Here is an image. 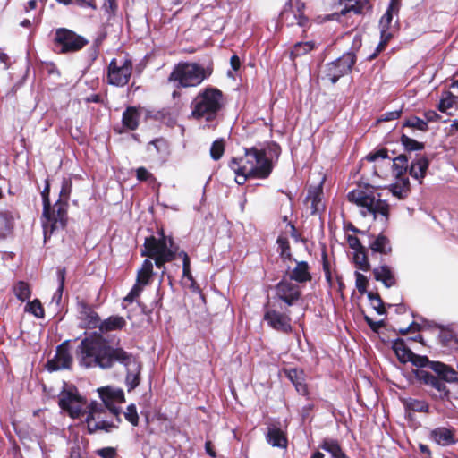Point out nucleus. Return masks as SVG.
Masks as SVG:
<instances>
[{
    "label": "nucleus",
    "mask_w": 458,
    "mask_h": 458,
    "mask_svg": "<svg viewBox=\"0 0 458 458\" xmlns=\"http://www.w3.org/2000/svg\"><path fill=\"white\" fill-rule=\"evenodd\" d=\"M212 70L198 63L179 62L168 76V81L176 89L197 87L208 78Z\"/></svg>",
    "instance_id": "obj_6"
},
{
    "label": "nucleus",
    "mask_w": 458,
    "mask_h": 458,
    "mask_svg": "<svg viewBox=\"0 0 458 458\" xmlns=\"http://www.w3.org/2000/svg\"><path fill=\"white\" fill-rule=\"evenodd\" d=\"M401 114H402V109L386 112L377 119V122L381 123V122H389V121L396 120L401 116Z\"/></svg>",
    "instance_id": "obj_60"
},
{
    "label": "nucleus",
    "mask_w": 458,
    "mask_h": 458,
    "mask_svg": "<svg viewBox=\"0 0 458 458\" xmlns=\"http://www.w3.org/2000/svg\"><path fill=\"white\" fill-rule=\"evenodd\" d=\"M158 238L153 235L145 238L141 256L153 259L156 267L162 269V274H165V265L173 261V252L167 250V238L163 228L158 232Z\"/></svg>",
    "instance_id": "obj_8"
},
{
    "label": "nucleus",
    "mask_w": 458,
    "mask_h": 458,
    "mask_svg": "<svg viewBox=\"0 0 458 458\" xmlns=\"http://www.w3.org/2000/svg\"><path fill=\"white\" fill-rule=\"evenodd\" d=\"M321 195H322V191L319 189H314L312 191H309L306 200L310 201V215L311 216H314L317 213H318L320 210L324 209V205L322 204Z\"/></svg>",
    "instance_id": "obj_36"
},
{
    "label": "nucleus",
    "mask_w": 458,
    "mask_h": 458,
    "mask_svg": "<svg viewBox=\"0 0 458 458\" xmlns=\"http://www.w3.org/2000/svg\"><path fill=\"white\" fill-rule=\"evenodd\" d=\"M96 454L100 456L101 458H116L117 457V452L114 447H103L100 449H98L96 451Z\"/></svg>",
    "instance_id": "obj_58"
},
{
    "label": "nucleus",
    "mask_w": 458,
    "mask_h": 458,
    "mask_svg": "<svg viewBox=\"0 0 458 458\" xmlns=\"http://www.w3.org/2000/svg\"><path fill=\"white\" fill-rule=\"evenodd\" d=\"M143 291V285L136 283L132 288L131 289L130 293L124 297L123 301L126 302H133L136 298H138L140 293Z\"/></svg>",
    "instance_id": "obj_55"
},
{
    "label": "nucleus",
    "mask_w": 458,
    "mask_h": 458,
    "mask_svg": "<svg viewBox=\"0 0 458 458\" xmlns=\"http://www.w3.org/2000/svg\"><path fill=\"white\" fill-rule=\"evenodd\" d=\"M55 47L59 54H71L81 50L89 44V40L67 28H58L53 39Z\"/></svg>",
    "instance_id": "obj_9"
},
{
    "label": "nucleus",
    "mask_w": 458,
    "mask_h": 458,
    "mask_svg": "<svg viewBox=\"0 0 458 458\" xmlns=\"http://www.w3.org/2000/svg\"><path fill=\"white\" fill-rule=\"evenodd\" d=\"M85 447H81L78 442H74L70 448V458H85Z\"/></svg>",
    "instance_id": "obj_57"
},
{
    "label": "nucleus",
    "mask_w": 458,
    "mask_h": 458,
    "mask_svg": "<svg viewBox=\"0 0 458 458\" xmlns=\"http://www.w3.org/2000/svg\"><path fill=\"white\" fill-rule=\"evenodd\" d=\"M225 150V143L224 139L216 140L210 148V157L213 160L217 161L224 156Z\"/></svg>",
    "instance_id": "obj_46"
},
{
    "label": "nucleus",
    "mask_w": 458,
    "mask_h": 458,
    "mask_svg": "<svg viewBox=\"0 0 458 458\" xmlns=\"http://www.w3.org/2000/svg\"><path fill=\"white\" fill-rule=\"evenodd\" d=\"M413 373L416 379L420 384L430 386L437 392V394H431L433 399H438L441 401L450 400V390L447 388L446 385L441 380V378H439L437 375H433L430 372L419 369L413 370Z\"/></svg>",
    "instance_id": "obj_12"
},
{
    "label": "nucleus",
    "mask_w": 458,
    "mask_h": 458,
    "mask_svg": "<svg viewBox=\"0 0 458 458\" xmlns=\"http://www.w3.org/2000/svg\"><path fill=\"white\" fill-rule=\"evenodd\" d=\"M350 202L363 208V216L372 215L374 218L377 215L384 217L385 225L388 224L390 216L389 204L386 200L376 198L375 188L371 185H358L347 194Z\"/></svg>",
    "instance_id": "obj_5"
},
{
    "label": "nucleus",
    "mask_w": 458,
    "mask_h": 458,
    "mask_svg": "<svg viewBox=\"0 0 458 458\" xmlns=\"http://www.w3.org/2000/svg\"><path fill=\"white\" fill-rule=\"evenodd\" d=\"M153 276V264L149 259H145L141 267L138 270L136 283L145 286L150 283Z\"/></svg>",
    "instance_id": "obj_33"
},
{
    "label": "nucleus",
    "mask_w": 458,
    "mask_h": 458,
    "mask_svg": "<svg viewBox=\"0 0 458 458\" xmlns=\"http://www.w3.org/2000/svg\"><path fill=\"white\" fill-rule=\"evenodd\" d=\"M340 4H344V8L339 13L342 16L349 13L364 15L372 10L369 0H340Z\"/></svg>",
    "instance_id": "obj_19"
},
{
    "label": "nucleus",
    "mask_w": 458,
    "mask_h": 458,
    "mask_svg": "<svg viewBox=\"0 0 458 458\" xmlns=\"http://www.w3.org/2000/svg\"><path fill=\"white\" fill-rule=\"evenodd\" d=\"M456 430L453 427H437L429 433V438L437 445L449 446L456 443Z\"/></svg>",
    "instance_id": "obj_17"
},
{
    "label": "nucleus",
    "mask_w": 458,
    "mask_h": 458,
    "mask_svg": "<svg viewBox=\"0 0 458 458\" xmlns=\"http://www.w3.org/2000/svg\"><path fill=\"white\" fill-rule=\"evenodd\" d=\"M151 147L155 148V154L158 157L164 158L170 153L169 144L167 140L163 138L155 139L148 143V150L151 151Z\"/></svg>",
    "instance_id": "obj_37"
},
{
    "label": "nucleus",
    "mask_w": 458,
    "mask_h": 458,
    "mask_svg": "<svg viewBox=\"0 0 458 458\" xmlns=\"http://www.w3.org/2000/svg\"><path fill=\"white\" fill-rule=\"evenodd\" d=\"M347 243L351 249L353 250H364L366 247L361 244L360 239L355 235H347L346 237Z\"/></svg>",
    "instance_id": "obj_61"
},
{
    "label": "nucleus",
    "mask_w": 458,
    "mask_h": 458,
    "mask_svg": "<svg viewBox=\"0 0 458 458\" xmlns=\"http://www.w3.org/2000/svg\"><path fill=\"white\" fill-rule=\"evenodd\" d=\"M400 142L403 145L406 152L420 151L425 148L423 142L417 141L414 139L410 138L408 135L402 133L400 137Z\"/></svg>",
    "instance_id": "obj_38"
},
{
    "label": "nucleus",
    "mask_w": 458,
    "mask_h": 458,
    "mask_svg": "<svg viewBox=\"0 0 458 458\" xmlns=\"http://www.w3.org/2000/svg\"><path fill=\"white\" fill-rule=\"evenodd\" d=\"M401 401L405 410L412 411L415 412H429V405L424 400H418L411 397H408L403 398Z\"/></svg>",
    "instance_id": "obj_34"
},
{
    "label": "nucleus",
    "mask_w": 458,
    "mask_h": 458,
    "mask_svg": "<svg viewBox=\"0 0 458 458\" xmlns=\"http://www.w3.org/2000/svg\"><path fill=\"white\" fill-rule=\"evenodd\" d=\"M409 127L412 129H417L420 131L426 132L428 131V124L425 120L420 119L418 116H411L408 119H406L403 123V128Z\"/></svg>",
    "instance_id": "obj_43"
},
{
    "label": "nucleus",
    "mask_w": 458,
    "mask_h": 458,
    "mask_svg": "<svg viewBox=\"0 0 458 458\" xmlns=\"http://www.w3.org/2000/svg\"><path fill=\"white\" fill-rule=\"evenodd\" d=\"M244 155L239 157H232L228 161V167L235 174H247V177L267 179L273 171V163L267 157L265 149L256 147L244 148Z\"/></svg>",
    "instance_id": "obj_3"
},
{
    "label": "nucleus",
    "mask_w": 458,
    "mask_h": 458,
    "mask_svg": "<svg viewBox=\"0 0 458 458\" xmlns=\"http://www.w3.org/2000/svg\"><path fill=\"white\" fill-rule=\"evenodd\" d=\"M387 157H388V150L385 148H380L377 151L371 152L366 157L367 160L369 162H374L378 158L385 159Z\"/></svg>",
    "instance_id": "obj_59"
},
{
    "label": "nucleus",
    "mask_w": 458,
    "mask_h": 458,
    "mask_svg": "<svg viewBox=\"0 0 458 458\" xmlns=\"http://www.w3.org/2000/svg\"><path fill=\"white\" fill-rule=\"evenodd\" d=\"M367 296L370 301L372 308L377 311V314L384 315L386 313L383 300L377 293L369 292Z\"/></svg>",
    "instance_id": "obj_45"
},
{
    "label": "nucleus",
    "mask_w": 458,
    "mask_h": 458,
    "mask_svg": "<svg viewBox=\"0 0 458 458\" xmlns=\"http://www.w3.org/2000/svg\"><path fill=\"white\" fill-rule=\"evenodd\" d=\"M353 261L357 268L362 271L370 270V264L368 259V250L367 248L364 250H355L353 256Z\"/></svg>",
    "instance_id": "obj_40"
},
{
    "label": "nucleus",
    "mask_w": 458,
    "mask_h": 458,
    "mask_svg": "<svg viewBox=\"0 0 458 458\" xmlns=\"http://www.w3.org/2000/svg\"><path fill=\"white\" fill-rule=\"evenodd\" d=\"M411 163L406 154H400L393 158L392 171L395 178H400L409 173Z\"/></svg>",
    "instance_id": "obj_30"
},
{
    "label": "nucleus",
    "mask_w": 458,
    "mask_h": 458,
    "mask_svg": "<svg viewBox=\"0 0 458 458\" xmlns=\"http://www.w3.org/2000/svg\"><path fill=\"white\" fill-rule=\"evenodd\" d=\"M124 418L128 420L132 426L136 427L139 425V415L137 412L136 406L134 404H130L127 407L126 412H124Z\"/></svg>",
    "instance_id": "obj_53"
},
{
    "label": "nucleus",
    "mask_w": 458,
    "mask_h": 458,
    "mask_svg": "<svg viewBox=\"0 0 458 458\" xmlns=\"http://www.w3.org/2000/svg\"><path fill=\"white\" fill-rule=\"evenodd\" d=\"M50 182L49 179H46L45 187L41 192L42 202H43V215H47L49 212L51 201H50Z\"/></svg>",
    "instance_id": "obj_51"
},
{
    "label": "nucleus",
    "mask_w": 458,
    "mask_h": 458,
    "mask_svg": "<svg viewBox=\"0 0 458 458\" xmlns=\"http://www.w3.org/2000/svg\"><path fill=\"white\" fill-rule=\"evenodd\" d=\"M430 369L445 384L458 382V373L449 365L441 361H433L430 363Z\"/></svg>",
    "instance_id": "obj_23"
},
{
    "label": "nucleus",
    "mask_w": 458,
    "mask_h": 458,
    "mask_svg": "<svg viewBox=\"0 0 458 458\" xmlns=\"http://www.w3.org/2000/svg\"><path fill=\"white\" fill-rule=\"evenodd\" d=\"M319 448L329 453L333 458H350L344 452L340 443L336 439H323V441L319 445Z\"/></svg>",
    "instance_id": "obj_29"
},
{
    "label": "nucleus",
    "mask_w": 458,
    "mask_h": 458,
    "mask_svg": "<svg viewBox=\"0 0 458 458\" xmlns=\"http://www.w3.org/2000/svg\"><path fill=\"white\" fill-rule=\"evenodd\" d=\"M72 179L67 177L64 178L62 181L61 190L59 193V201L64 203H68L70 199V195L72 192Z\"/></svg>",
    "instance_id": "obj_47"
},
{
    "label": "nucleus",
    "mask_w": 458,
    "mask_h": 458,
    "mask_svg": "<svg viewBox=\"0 0 458 458\" xmlns=\"http://www.w3.org/2000/svg\"><path fill=\"white\" fill-rule=\"evenodd\" d=\"M25 311L33 314L38 318H43L45 316V310L38 299L28 301L25 306Z\"/></svg>",
    "instance_id": "obj_44"
},
{
    "label": "nucleus",
    "mask_w": 458,
    "mask_h": 458,
    "mask_svg": "<svg viewBox=\"0 0 458 458\" xmlns=\"http://www.w3.org/2000/svg\"><path fill=\"white\" fill-rule=\"evenodd\" d=\"M56 276H57V281H58V287H57L55 293H54V299H56L59 301L62 298L63 291L64 288V283H65V277H66V268L64 267H58L57 271H56Z\"/></svg>",
    "instance_id": "obj_48"
},
{
    "label": "nucleus",
    "mask_w": 458,
    "mask_h": 458,
    "mask_svg": "<svg viewBox=\"0 0 458 458\" xmlns=\"http://www.w3.org/2000/svg\"><path fill=\"white\" fill-rule=\"evenodd\" d=\"M106 37H107V32L106 30H101L100 32H98V34L95 38L92 45L95 47H98L100 49L103 42L106 39Z\"/></svg>",
    "instance_id": "obj_64"
},
{
    "label": "nucleus",
    "mask_w": 458,
    "mask_h": 458,
    "mask_svg": "<svg viewBox=\"0 0 458 458\" xmlns=\"http://www.w3.org/2000/svg\"><path fill=\"white\" fill-rule=\"evenodd\" d=\"M402 5L401 0H390L387 10L379 21L380 28H390L394 15H398Z\"/></svg>",
    "instance_id": "obj_31"
},
{
    "label": "nucleus",
    "mask_w": 458,
    "mask_h": 458,
    "mask_svg": "<svg viewBox=\"0 0 458 458\" xmlns=\"http://www.w3.org/2000/svg\"><path fill=\"white\" fill-rule=\"evenodd\" d=\"M360 47L361 38L360 36L356 35L353 38L350 51L343 54V55L336 60L325 65V68L322 71V80H327L332 84H335L341 77L350 73L353 65L356 64V53L360 48Z\"/></svg>",
    "instance_id": "obj_7"
},
{
    "label": "nucleus",
    "mask_w": 458,
    "mask_h": 458,
    "mask_svg": "<svg viewBox=\"0 0 458 458\" xmlns=\"http://www.w3.org/2000/svg\"><path fill=\"white\" fill-rule=\"evenodd\" d=\"M315 47V44L312 41L297 42L294 44L292 51L291 57L294 60L296 57L308 54Z\"/></svg>",
    "instance_id": "obj_41"
},
{
    "label": "nucleus",
    "mask_w": 458,
    "mask_h": 458,
    "mask_svg": "<svg viewBox=\"0 0 458 458\" xmlns=\"http://www.w3.org/2000/svg\"><path fill=\"white\" fill-rule=\"evenodd\" d=\"M391 191L394 196L397 197L400 199H403L407 197L409 192L407 191L403 190L398 186V183H394L391 187Z\"/></svg>",
    "instance_id": "obj_63"
},
{
    "label": "nucleus",
    "mask_w": 458,
    "mask_h": 458,
    "mask_svg": "<svg viewBox=\"0 0 458 458\" xmlns=\"http://www.w3.org/2000/svg\"><path fill=\"white\" fill-rule=\"evenodd\" d=\"M376 281L381 282L386 288L394 286L397 283L392 268L387 265H382L373 269Z\"/></svg>",
    "instance_id": "obj_25"
},
{
    "label": "nucleus",
    "mask_w": 458,
    "mask_h": 458,
    "mask_svg": "<svg viewBox=\"0 0 458 458\" xmlns=\"http://www.w3.org/2000/svg\"><path fill=\"white\" fill-rule=\"evenodd\" d=\"M179 258L182 259V277L187 278L189 281L192 280L194 277L191 274V259L188 253L184 250H181Z\"/></svg>",
    "instance_id": "obj_50"
},
{
    "label": "nucleus",
    "mask_w": 458,
    "mask_h": 458,
    "mask_svg": "<svg viewBox=\"0 0 458 458\" xmlns=\"http://www.w3.org/2000/svg\"><path fill=\"white\" fill-rule=\"evenodd\" d=\"M445 97L440 99L437 106L438 110L442 113H445L447 109L453 107L455 104V99L457 98V97L450 91H445Z\"/></svg>",
    "instance_id": "obj_49"
},
{
    "label": "nucleus",
    "mask_w": 458,
    "mask_h": 458,
    "mask_svg": "<svg viewBox=\"0 0 458 458\" xmlns=\"http://www.w3.org/2000/svg\"><path fill=\"white\" fill-rule=\"evenodd\" d=\"M285 377L294 386L296 392L309 398L310 391L306 383V374L303 369L297 368L284 369Z\"/></svg>",
    "instance_id": "obj_16"
},
{
    "label": "nucleus",
    "mask_w": 458,
    "mask_h": 458,
    "mask_svg": "<svg viewBox=\"0 0 458 458\" xmlns=\"http://www.w3.org/2000/svg\"><path fill=\"white\" fill-rule=\"evenodd\" d=\"M86 403L87 399L79 394L75 386L64 389L59 394L58 405L72 419H79L86 415L85 423L89 434H95L98 430L109 433L113 428H118L114 422L106 420V407L103 403L91 401L84 409L83 406Z\"/></svg>",
    "instance_id": "obj_2"
},
{
    "label": "nucleus",
    "mask_w": 458,
    "mask_h": 458,
    "mask_svg": "<svg viewBox=\"0 0 458 458\" xmlns=\"http://www.w3.org/2000/svg\"><path fill=\"white\" fill-rule=\"evenodd\" d=\"M126 326V320L122 316H110L107 318L101 321V325L99 327V333L103 337L102 334L108 333L110 331L122 330Z\"/></svg>",
    "instance_id": "obj_28"
},
{
    "label": "nucleus",
    "mask_w": 458,
    "mask_h": 458,
    "mask_svg": "<svg viewBox=\"0 0 458 458\" xmlns=\"http://www.w3.org/2000/svg\"><path fill=\"white\" fill-rule=\"evenodd\" d=\"M132 71L133 63L131 58H113L107 66V82L113 86L123 87L130 81Z\"/></svg>",
    "instance_id": "obj_10"
},
{
    "label": "nucleus",
    "mask_w": 458,
    "mask_h": 458,
    "mask_svg": "<svg viewBox=\"0 0 458 458\" xmlns=\"http://www.w3.org/2000/svg\"><path fill=\"white\" fill-rule=\"evenodd\" d=\"M140 119V107L130 106L125 108L122 115V124L129 131L138 129Z\"/></svg>",
    "instance_id": "obj_24"
},
{
    "label": "nucleus",
    "mask_w": 458,
    "mask_h": 458,
    "mask_svg": "<svg viewBox=\"0 0 458 458\" xmlns=\"http://www.w3.org/2000/svg\"><path fill=\"white\" fill-rule=\"evenodd\" d=\"M264 320L277 332L287 335L293 331L292 318L288 314L267 309L264 313Z\"/></svg>",
    "instance_id": "obj_13"
},
{
    "label": "nucleus",
    "mask_w": 458,
    "mask_h": 458,
    "mask_svg": "<svg viewBox=\"0 0 458 458\" xmlns=\"http://www.w3.org/2000/svg\"><path fill=\"white\" fill-rule=\"evenodd\" d=\"M13 292L16 298L22 302L29 300L31 295L30 284L24 281H19L14 285Z\"/></svg>",
    "instance_id": "obj_42"
},
{
    "label": "nucleus",
    "mask_w": 458,
    "mask_h": 458,
    "mask_svg": "<svg viewBox=\"0 0 458 458\" xmlns=\"http://www.w3.org/2000/svg\"><path fill=\"white\" fill-rule=\"evenodd\" d=\"M429 165L430 160L426 155H417L416 158L411 162L409 174L422 184Z\"/></svg>",
    "instance_id": "obj_20"
},
{
    "label": "nucleus",
    "mask_w": 458,
    "mask_h": 458,
    "mask_svg": "<svg viewBox=\"0 0 458 458\" xmlns=\"http://www.w3.org/2000/svg\"><path fill=\"white\" fill-rule=\"evenodd\" d=\"M80 366L107 369L117 362L126 367L125 383L130 392L140 383L141 363L121 347L112 346L100 334L92 333L83 338L76 349Z\"/></svg>",
    "instance_id": "obj_1"
},
{
    "label": "nucleus",
    "mask_w": 458,
    "mask_h": 458,
    "mask_svg": "<svg viewBox=\"0 0 458 458\" xmlns=\"http://www.w3.org/2000/svg\"><path fill=\"white\" fill-rule=\"evenodd\" d=\"M295 267L290 272V280H293L299 284L310 282L312 279L310 272V266L307 261H296Z\"/></svg>",
    "instance_id": "obj_27"
},
{
    "label": "nucleus",
    "mask_w": 458,
    "mask_h": 458,
    "mask_svg": "<svg viewBox=\"0 0 458 458\" xmlns=\"http://www.w3.org/2000/svg\"><path fill=\"white\" fill-rule=\"evenodd\" d=\"M224 106V94L215 87H206L200 90L191 103V117L204 119L207 123L216 120Z\"/></svg>",
    "instance_id": "obj_4"
},
{
    "label": "nucleus",
    "mask_w": 458,
    "mask_h": 458,
    "mask_svg": "<svg viewBox=\"0 0 458 458\" xmlns=\"http://www.w3.org/2000/svg\"><path fill=\"white\" fill-rule=\"evenodd\" d=\"M355 278H356V287H357V290L358 292L360 293V294H364V293H368L369 292H367V288H368V284H369V281H368V278L362 275L361 273L360 272H355Z\"/></svg>",
    "instance_id": "obj_54"
},
{
    "label": "nucleus",
    "mask_w": 458,
    "mask_h": 458,
    "mask_svg": "<svg viewBox=\"0 0 458 458\" xmlns=\"http://www.w3.org/2000/svg\"><path fill=\"white\" fill-rule=\"evenodd\" d=\"M136 178L140 182L156 181L155 176L144 166H140L136 169Z\"/></svg>",
    "instance_id": "obj_56"
},
{
    "label": "nucleus",
    "mask_w": 458,
    "mask_h": 458,
    "mask_svg": "<svg viewBox=\"0 0 458 458\" xmlns=\"http://www.w3.org/2000/svg\"><path fill=\"white\" fill-rule=\"evenodd\" d=\"M393 350L402 363H406L412 354V351L406 345L403 338H397L393 343Z\"/></svg>",
    "instance_id": "obj_32"
},
{
    "label": "nucleus",
    "mask_w": 458,
    "mask_h": 458,
    "mask_svg": "<svg viewBox=\"0 0 458 458\" xmlns=\"http://www.w3.org/2000/svg\"><path fill=\"white\" fill-rule=\"evenodd\" d=\"M364 320L366 321L368 326L370 327V329L375 333H378L379 329L385 326L384 320L374 321L370 317H369L367 315L364 316Z\"/></svg>",
    "instance_id": "obj_62"
},
{
    "label": "nucleus",
    "mask_w": 458,
    "mask_h": 458,
    "mask_svg": "<svg viewBox=\"0 0 458 458\" xmlns=\"http://www.w3.org/2000/svg\"><path fill=\"white\" fill-rule=\"evenodd\" d=\"M371 241L369 244V249L371 250L373 254L379 253L381 255H390L393 251L392 244L390 239L385 235L383 233H380L377 236L370 235Z\"/></svg>",
    "instance_id": "obj_22"
},
{
    "label": "nucleus",
    "mask_w": 458,
    "mask_h": 458,
    "mask_svg": "<svg viewBox=\"0 0 458 458\" xmlns=\"http://www.w3.org/2000/svg\"><path fill=\"white\" fill-rule=\"evenodd\" d=\"M276 243L278 245L277 252L279 253V257L284 262L293 260L295 261V259L293 258L290 242L287 237L283 235L278 236L276 239Z\"/></svg>",
    "instance_id": "obj_35"
},
{
    "label": "nucleus",
    "mask_w": 458,
    "mask_h": 458,
    "mask_svg": "<svg viewBox=\"0 0 458 458\" xmlns=\"http://www.w3.org/2000/svg\"><path fill=\"white\" fill-rule=\"evenodd\" d=\"M408 362H411L413 366L417 368H430V363H432L433 361H430L427 356H422L412 352Z\"/></svg>",
    "instance_id": "obj_52"
},
{
    "label": "nucleus",
    "mask_w": 458,
    "mask_h": 458,
    "mask_svg": "<svg viewBox=\"0 0 458 458\" xmlns=\"http://www.w3.org/2000/svg\"><path fill=\"white\" fill-rule=\"evenodd\" d=\"M277 424H270L266 433V441L273 447L286 449L288 447L287 433Z\"/></svg>",
    "instance_id": "obj_18"
},
{
    "label": "nucleus",
    "mask_w": 458,
    "mask_h": 458,
    "mask_svg": "<svg viewBox=\"0 0 458 458\" xmlns=\"http://www.w3.org/2000/svg\"><path fill=\"white\" fill-rule=\"evenodd\" d=\"M72 357L70 353L69 341H64L56 347V352L53 359L47 363L49 371L71 369Z\"/></svg>",
    "instance_id": "obj_14"
},
{
    "label": "nucleus",
    "mask_w": 458,
    "mask_h": 458,
    "mask_svg": "<svg viewBox=\"0 0 458 458\" xmlns=\"http://www.w3.org/2000/svg\"><path fill=\"white\" fill-rule=\"evenodd\" d=\"M68 203H64L57 200L54 206L50 205L49 212L47 215H43L46 222L43 223L45 239L57 229H64L68 220Z\"/></svg>",
    "instance_id": "obj_11"
},
{
    "label": "nucleus",
    "mask_w": 458,
    "mask_h": 458,
    "mask_svg": "<svg viewBox=\"0 0 458 458\" xmlns=\"http://www.w3.org/2000/svg\"><path fill=\"white\" fill-rule=\"evenodd\" d=\"M438 338L443 346L458 350V339L449 329L441 328Z\"/></svg>",
    "instance_id": "obj_39"
},
{
    "label": "nucleus",
    "mask_w": 458,
    "mask_h": 458,
    "mask_svg": "<svg viewBox=\"0 0 458 458\" xmlns=\"http://www.w3.org/2000/svg\"><path fill=\"white\" fill-rule=\"evenodd\" d=\"M276 295L288 306H292L301 298V292L299 285L282 279L276 285Z\"/></svg>",
    "instance_id": "obj_15"
},
{
    "label": "nucleus",
    "mask_w": 458,
    "mask_h": 458,
    "mask_svg": "<svg viewBox=\"0 0 458 458\" xmlns=\"http://www.w3.org/2000/svg\"><path fill=\"white\" fill-rule=\"evenodd\" d=\"M99 397L102 400L101 403H125L124 393L122 389H114L110 386H106L98 389Z\"/></svg>",
    "instance_id": "obj_26"
},
{
    "label": "nucleus",
    "mask_w": 458,
    "mask_h": 458,
    "mask_svg": "<svg viewBox=\"0 0 458 458\" xmlns=\"http://www.w3.org/2000/svg\"><path fill=\"white\" fill-rule=\"evenodd\" d=\"M80 319L82 323L81 327L85 329H99L102 321L94 309L87 303L81 304Z\"/></svg>",
    "instance_id": "obj_21"
}]
</instances>
